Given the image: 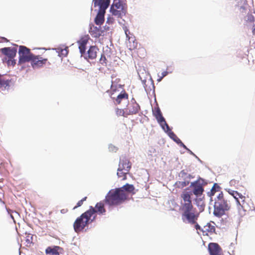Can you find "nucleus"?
<instances>
[{"label":"nucleus","instance_id":"c9c22d12","mask_svg":"<svg viewBox=\"0 0 255 255\" xmlns=\"http://www.w3.org/2000/svg\"><path fill=\"white\" fill-rule=\"evenodd\" d=\"M26 242L27 244H30L32 242V235L28 234L26 236Z\"/></svg>","mask_w":255,"mask_h":255},{"label":"nucleus","instance_id":"79ce46f5","mask_svg":"<svg viewBox=\"0 0 255 255\" xmlns=\"http://www.w3.org/2000/svg\"><path fill=\"white\" fill-rule=\"evenodd\" d=\"M235 183V180H233H233H231L230 181V184H234V183Z\"/></svg>","mask_w":255,"mask_h":255},{"label":"nucleus","instance_id":"423d86ee","mask_svg":"<svg viewBox=\"0 0 255 255\" xmlns=\"http://www.w3.org/2000/svg\"><path fill=\"white\" fill-rule=\"evenodd\" d=\"M87 211L90 212V214H91L90 215L91 217L93 218V220H95L97 215H105L106 210L105 208L104 203L102 202H100L96 204L95 207L90 206Z\"/></svg>","mask_w":255,"mask_h":255},{"label":"nucleus","instance_id":"4be33fe9","mask_svg":"<svg viewBox=\"0 0 255 255\" xmlns=\"http://www.w3.org/2000/svg\"><path fill=\"white\" fill-rule=\"evenodd\" d=\"M105 12H102V11H98V14H97L95 18V23L99 26H101L102 24H103L105 18H104V15H105Z\"/></svg>","mask_w":255,"mask_h":255},{"label":"nucleus","instance_id":"a19ab883","mask_svg":"<svg viewBox=\"0 0 255 255\" xmlns=\"http://www.w3.org/2000/svg\"><path fill=\"white\" fill-rule=\"evenodd\" d=\"M181 144V146H182L183 147H184L185 149H187L188 150L190 151V152H192L189 149H188L187 147L183 143L181 142V143H180Z\"/></svg>","mask_w":255,"mask_h":255},{"label":"nucleus","instance_id":"ea45409f","mask_svg":"<svg viewBox=\"0 0 255 255\" xmlns=\"http://www.w3.org/2000/svg\"><path fill=\"white\" fill-rule=\"evenodd\" d=\"M0 38H1V40L0 41V42H8V40L5 37H1Z\"/></svg>","mask_w":255,"mask_h":255},{"label":"nucleus","instance_id":"c85d7f7f","mask_svg":"<svg viewBox=\"0 0 255 255\" xmlns=\"http://www.w3.org/2000/svg\"><path fill=\"white\" fill-rule=\"evenodd\" d=\"M111 11L113 15L117 16V17H121L123 15H124V13L116 8H114L112 6L111 7Z\"/></svg>","mask_w":255,"mask_h":255},{"label":"nucleus","instance_id":"2f4dec72","mask_svg":"<svg viewBox=\"0 0 255 255\" xmlns=\"http://www.w3.org/2000/svg\"><path fill=\"white\" fill-rule=\"evenodd\" d=\"M99 62L103 66H107L108 63V60L106 58V56L104 54H102L101 58L99 60Z\"/></svg>","mask_w":255,"mask_h":255},{"label":"nucleus","instance_id":"f8f14e48","mask_svg":"<svg viewBox=\"0 0 255 255\" xmlns=\"http://www.w3.org/2000/svg\"><path fill=\"white\" fill-rule=\"evenodd\" d=\"M94 6L99 7V11L106 12V9L110 5V0H93Z\"/></svg>","mask_w":255,"mask_h":255},{"label":"nucleus","instance_id":"9d476101","mask_svg":"<svg viewBox=\"0 0 255 255\" xmlns=\"http://www.w3.org/2000/svg\"><path fill=\"white\" fill-rule=\"evenodd\" d=\"M30 61L32 67L35 68L42 67L43 65L45 64L47 61V59L43 58L39 55L33 54Z\"/></svg>","mask_w":255,"mask_h":255},{"label":"nucleus","instance_id":"39448f33","mask_svg":"<svg viewBox=\"0 0 255 255\" xmlns=\"http://www.w3.org/2000/svg\"><path fill=\"white\" fill-rule=\"evenodd\" d=\"M19 60L18 65H21L25 62H29L33 56V54L30 52V50L24 46H19Z\"/></svg>","mask_w":255,"mask_h":255},{"label":"nucleus","instance_id":"20e7f679","mask_svg":"<svg viewBox=\"0 0 255 255\" xmlns=\"http://www.w3.org/2000/svg\"><path fill=\"white\" fill-rule=\"evenodd\" d=\"M230 204L226 200H217L214 205V214L215 216L221 217L224 215L226 211L229 210Z\"/></svg>","mask_w":255,"mask_h":255},{"label":"nucleus","instance_id":"9b49d317","mask_svg":"<svg viewBox=\"0 0 255 255\" xmlns=\"http://www.w3.org/2000/svg\"><path fill=\"white\" fill-rule=\"evenodd\" d=\"M140 108L139 105L136 102L134 99L131 101L130 104L126 109L128 116L131 115H135L138 113Z\"/></svg>","mask_w":255,"mask_h":255},{"label":"nucleus","instance_id":"2eb2a0df","mask_svg":"<svg viewBox=\"0 0 255 255\" xmlns=\"http://www.w3.org/2000/svg\"><path fill=\"white\" fill-rule=\"evenodd\" d=\"M89 37L88 35L82 36L78 41L79 48L82 55L84 54L86 51V46L89 41Z\"/></svg>","mask_w":255,"mask_h":255},{"label":"nucleus","instance_id":"ddd939ff","mask_svg":"<svg viewBox=\"0 0 255 255\" xmlns=\"http://www.w3.org/2000/svg\"><path fill=\"white\" fill-rule=\"evenodd\" d=\"M0 51L7 58H14L17 52L16 48L14 47H4L1 48Z\"/></svg>","mask_w":255,"mask_h":255},{"label":"nucleus","instance_id":"412c9836","mask_svg":"<svg viewBox=\"0 0 255 255\" xmlns=\"http://www.w3.org/2000/svg\"><path fill=\"white\" fill-rule=\"evenodd\" d=\"M112 7L124 13V15H125L127 12V7L125 6V4L122 3L119 0L118 2H117V0H115L114 3L112 5Z\"/></svg>","mask_w":255,"mask_h":255},{"label":"nucleus","instance_id":"6ab92c4d","mask_svg":"<svg viewBox=\"0 0 255 255\" xmlns=\"http://www.w3.org/2000/svg\"><path fill=\"white\" fill-rule=\"evenodd\" d=\"M98 50L99 49L97 48V47L94 46H91L89 49L88 51H87V53L85 58H89L90 59H95L97 57V52Z\"/></svg>","mask_w":255,"mask_h":255},{"label":"nucleus","instance_id":"72a5a7b5","mask_svg":"<svg viewBox=\"0 0 255 255\" xmlns=\"http://www.w3.org/2000/svg\"><path fill=\"white\" fill-rule=\"evenodd\" d=\"M189 184V181H179L176 183V184L179 187L183 188L187 186Z\"/></svg>","mask_w":255,"mask_h":255},{"label":"nucleus","instance_id":"0eeeda50","mask_svg":"<svg viewBox=\"0 0 255 255\" xmlns=\"http://www.w3.org/2000/svg\"><path fill=\"white\" fill-rule=\"evenodd\" d=\"M228 192L231 195L233 196V197L236 199L237 205H238V209L241 211L243 209L245 212V210L244 209V203L245 201L246 197L241 193H239L237 191L233 190L231 189H228Z\"/></svg>","mask_w":255,"mask_h":255},{"label":"nucleus","instance_id":"bb28decb","mask_svg":"<svg viewBox=\"0 0 255 255\" xmlns=\"http://www.w3.org/2000/svg\"><path fill=\"white\" fill-rule=\"evenodd\" d=\"M57 52L60 57H66L68 54V48L66 47L64 49L57 48Z\"/></svg>","mask_w":255,"mask_h":255},{"label":"nucleus","instance_id":"6e6552de","mask_svg":"<svg viewBox=\"0 0 255 255\" xmlns=\"http://www.w3.org/2000/svg\"><path fill=\"white\" fill-rule=\"evenodd\" d=\"M123 28L127 38L128 40V42L127 43L128 49L130 50H133L136 49L137 47L138 43L135 39V37L132 34L130 33L127 27L125 26Z\"/></svg>","mask_w":255,"mask_h":255},{"label":"nucleus","instance_id":"58836bf2","mask_svg":"<svg viewBox=\"0 0 255 255\" xmlns=\"http://www.w3.org/2000/svg\"><path fill=\"white\" fill-rule=\"evenodd\" d=\"M217 198V200H225L224 198V195L222 192H221L219 194Z\"/></svg>","mask_w":255,"mask_h":255},{"label":"nucleus","instance_id":"a878e982","mask_svg":"<svg viewBox=\"0 0 255 255\" xmlns=\"http://www.w3.org/2000/svg\"><path fill=\"white\" fill-rule=\"evenodd\" d=\"M128 172H127L124 170V169H120V168H118V172H117V175L119 178H121L122 180H125L127 178V174L128 173Z\"/></svg>","mask_w":255,"mask_h":255},{"label":"nucleus","instance_id":"c756f323","mask_svg":"<svg viewBox=\"0 0 255 255\" xmlns=\"http://www.w3.org/2000/svg\"><path fill=\"white\" fill-rule=\"evenodd\" d=\"M116 114L119 116H123L125 117H127L128 115H127V113L126 112V110H125L123 109H117L116 111Z\"/></svg>","mask_w":255,"mask_h":255},{"label":"nucleus","instance_id":"4c0bfd02","mask_svg":"<svg viewBox=\"0 0 255 255\" xmlns=\"http://www.w3.org/2000/svg\"><path fill=\"white\" fill-rule=\"evenodd\" d=\"M197 220L196 221V223H194L195 224V228L197 230H200L201 232V229L202 228L200 226V225L197 223Z\"/></svg>","mask_w":255,"mask_h":255},{"label":"nucleus","instance_id":"dca6fc26","mask_svg":"<svg viewBox=\"0 0 255 255\" xmlns=\"http://www.w3.org/2000/svg\"><path fill=\"white\" fill-rule=\"evenodd\" d=\"M131 164L129 160L126 157H122L120 159L119 168L124 169L127 172H129L131 168Z\"/></svg>","mask_w":255,"mask_h":255},{"label":"nucleus","instance_id":"c03bdc74","mask_svg":"<svg viewBox=\"0 0 255 255\" xmlns=\"http://www.w3.org/2000/svg\"><path fill=\"white\" fill-rule=\"evenodd\" d=\"M252 32H253V34L254 35H255V27L254 28V29H253Z\"/></svg>","mask_w":255,"mask_h":255},{"label":"nucleus","instance_id":"5701e85b","mask_svg":"<svg viewBox=\"0 0 255 255\" xmlns=\"http://www.w3.org/2000/svg\"><path fill=\"white\" fill-rule=\"evenodd\" d=\"M120 188H121V190H122L124 192L128 195V198L129 194L133 192L134 190L133 185L129 184H126Z\"/></svg>","mask_w":255,"mask_h":255},{"label":"nucleus","instance_id":"cd10ccee","mask_svg":"<svg viewBox=\"0 0 255 255\" xmlns=\"http://www.w3.org/2000/svg\"><path fill=\"white\" fill-rule=\"evenodd\" d=\"M220 187L218 185L217 183H215L212 187L210 192L208 193V194L210 196H214L215 192L218 191L219 190Z\"/></svg>","mask_w":255,"mask_h":255},{"label":"nucleus","instance_id":"f704fd0d","mask_svg":"<svg viewBox=\"0 0 255 255\" xmlns=\"http://www.w3.org/2000/svg\"><path fill=\"white\" fill-rule=\"evenodd\" d=\"M87 199V197H85L84 198H83V199H82L81 200L79 201L78 202V203H77V205L76 206H75L74 208H73V209H75L76 208H77L78 207H79L80 206H81L83 204V202L86 201Z\"/></svg>","mask_w":255,"mask_h":255},{"label":"nucleus","instance_id":"e433bc0d","mask_svg":"<svg viewBox=\"0 0 255 255\" xmlns=\"http://www.w3.org/2000/svg\"><path fill=\"white\" fill-rule=\"evenodd\" d=\"M167 74L168 72L166 71H164L161 73L160 76L158 74V77H159V79L158 80V81H160L164 77L167 75Z\"/></svg>","mask_w":255,"mask_h":255},{"label":"nucleus","instance_id":"393cba45","mask_svg":"<svg viewBox=\"0 0 255 255\" xmlns=\"http://www.w3.org/2000/svg\"><path fill=\"white\" fill-rule=\"evenodd\" d=\"M128 98V94L124 91L118 95L116 99V101L117 104H120L123 100H127Z\"/></svg>","mask_w":255,"mask_h":255},{"label":"nucleus","instance_id":"aec40b11","mask_svg":"<svg viewBox=\"0 0 255 255\" xmlns=\"http://www.w3.org/2000/svg\"><path fill=\"white\" fill-rule=\"evenodd\" d=\"M60 250L61 248L59 246L48 247L45 250V253L50 255H59V250Z\"/></svg>","mask_w":255,"mask_h":255},{"label":"nucleus","instance_id":"4468645a","mask_svg":"<svg viewBox=\"0 0 255 255\" xmlns=\"http://www.w3.org/2000/svg\"><path fill=\"white\" fill-rule=\"evenodd\" d=\"M208 250L210 255H221L222 249L217 243H211L208 245Z\"/></svg>","mask_w":255,"mask_h":255},{"label":"nucleus","instance_id":"f03ea898","mask_svg":"<svg viewBox=\"0 0 255 255\" xmlns=\"http://www.w3.org/2000/svg\"><path fill=\"white\" fill-rule=\"evenodd\" d=\"M128 199V195L121 188H117L108 193L105 202L109 206H116L121 205Z\"/></svg>","mask_w":255,"mask_h":255},{"label":"nucleus","instance_id":"a211bd4d","mask_svg":"<svg viewBox=\"0 0 255 255\" xmlns=\"http://www.w3.org/2000/svg\"><path fill=\"white\" fill-rule=\"evenodd\" d=\"M216 230L214 225H212L210 223H208L201 229V232L203 236H209L215 233Z\"/></svg>","mask_w":255,"mask_h":255},{"label":"nucleus","instance_id":"1a4fd4ad","mask_svg":"<svg viewBox=\"0 0 255 255\" xmlns=\"http://www.w3.org/2000/svg\"><path fill=\"white\" fill-rule=\"evenodd\" d=\"M154 116H155L158 123L160 125L164 130L166 131L170 130L168 125L166 123L165 119L162 116L161 112L159 108H157V110L154 112Z\"/></svg>","mask_w":255,"mask_h":255},{"label":"nucleus","instance_id":"37998d69","mask_svg":"<svg viewBox=\"0 0 255 255\" xmlns=\"http://www.w3.org/2000/svg\"><path fill=\"white\" fill-rule=\"evenodd\" d=\"M250 20L251 21H254L255 18H254V17L253 16H251V17H250Z\"/></svg>","mask_w":255,"mask_h":255},{"label":"nucleus","instance_id":"7ed1b4c3","mask_svg":"<svg viewBox=\"0 0 255 255\" xmlns=\"http://www.w3.org/2000/svg\"><path fill=\"white\" fill-rule=\"evenodd\" d=\"M90 215V212L87 211L77 218L73 224L74 229L76 233L82 231L89 224L94 221Z\"/></svg>","mask_w":255,"mask_h":255},{"label":"nucleus","instance_id":"f3484780","mask_svg":"<svg viewBox=\"0 0 255 255\" xmlns=\"http://www.w3.org/2000/svg\"><path fill=\"white\" fill-rule=\"evenodd\" d=\"M89 32L91 35L95 38H99L103 33L101 27H97L93 24H90V29Z\"/></svg>","mask_w":255,"mask_h":255},{"label":"nucleus","instance_id":"f257e3e1","mask_svg":"<svg viewBox=\"0 0 255 255\" xmlns=\"http://www.w3.org/2000/svg\"><path fill=\"white\" fill-rule=\"evenodd\" d=\"M204 180L200 178L191 183V191L184 190L180 195L181 199L179 210L182 213V219L183 221H187L190 224H194L198 220L199 214L192 204L191 195L194 194L197 198L203 195L204 191L203 182Z\"/></svg>","mask_w":255,"mask_h":255},{"label":"nucleus","instance_id":"7c9ffc66","mask_svg":"<svg viewBox=\"0 0 255 255\" xmlns=\"http://www.w3.org/2000/svg\"><path fill=\"white\" fill-rule=\"evenodd\" d=\"M6 63L8 66H14L16 64V60L14 58H5Z\"/></svg>","mask_w":255,"mask_h":255},{"label":"nucleus","instance_id":"473e14b6","mask_svg":"<svg viewBox=\"0 0 255 255\" xmlns=\"http://www.w3.org/2000/svg\"><path fill=\"white\" fill-rule=\"evenodd\" d=\"M170 132L169 133L170 136L177 143H181V140L176 135V134L172 131H171V130H169Z\"/></svg>","mask_w":255,"mask_h":255},{"label":"nucleus","instance_id":"b1692460","mask_svg":"<svg viewBox=\"0 0 255 255\" xmlns=\"http://www.w3.org/2000/svg\"><path fill=\"white\" fill-rule=\"evenodd\" d=\"M10 83V80L0 74V89H6L7 87L9 86Z\"/></svg>","mask_w":255,"mask_h":255}]
</instances>
